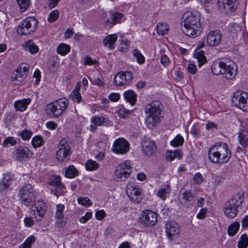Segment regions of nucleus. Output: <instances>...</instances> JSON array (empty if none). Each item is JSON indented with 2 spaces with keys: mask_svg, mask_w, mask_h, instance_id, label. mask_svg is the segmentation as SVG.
I'll list each match as a JSON object with an SVG mask.
<instances>
[{
  "mask_svg": "<svg viewBox=\"0 0 248 248\" xmlns=\"http://www.w3.org/2000/svg\"><path fill=\"white\" fill-rule=\"evenodd\" d=\"M181 24L183 32L188 37H196L202 32L200 16L192 12L187 11L183 15Z\"/></svg>",
  "mask_w": 248,
  "mask_h": 248,
  "instance_id": "nucleus-1",
  "label": "nucleus"
},
{
  "mask_svg": "<svg viewBox=\"0 0 248 248\" xmlns=\"http://www.w3.org/2000/svg\"><path fill=\"white\" fill-rule=\"evenodd\" d=\"M162 106L161 103L157 100L148 104L145 108V123L149 129H153L159 124L161 118Z\"/></svg>",
  "mask_w": 248,
  "mask_h": 248,
  "instance_id": "nucleus-2",
  "label": "nucleus"
},
{
  "mask_svg": "<svg viewBox=\"0 0 248 248\" xmlns=\"http://www.w3.org/2000/svg\"><path fill=\"white\" fill-rule=\"evenodd\" d=\"M231 151L225 143L218 142L208 150L209 160L214 163L222 164L227 162L231 157Z\"/></svg>",
  "mask_w": 248,
  "mask_h": 248,
  "instance_id": "nucleus-3",
  "label": "nucleus"
},
{
  "mask_svg": "<svg viewBox=\"0 0 248 248\" xmlns=\"http://www.w3.org/2000/svg\"><path fill=\"white\" fill-rule=\"evenodd\" d=\"M244 197L240 194H237L228 200L224 205L223 211L226 216L230 218H234L241 206Z\"/></svg>",
  "mask_w": 248,
  "mask_h": 248,
  "instance_id": "nucleus-4",
  "label": "nucleus"
},
{
  "mask_svg": "<svg viewBox=\"0 0 248 248\" xmlns=\"http://www.w3.org/2000/svg\"><path fill=\"white\" fill-rule=\"evenodd\" d=\"M68 105L69 102L66 98H60L50 103L46 106V113L53 117L57 118L64 112L67 109Z\"/></svg>",
  "mask_w": 248,
  "mask_h": 248,
  "instance_id": "nucleus-5",
  "label": "nucleus"
},
{
  "mask_svg": "<svg viewBox=\"0 0 248 248\" xmlns=\"http://www.w3.org/2000/svg\"><path fill=\"white\" fill-rule=\"evenodd\" d=\"M37 27V21L33 17H28L19 25L17 32L20 35L30 34L34 32Z\"/></svg>",
  "mask_w": 248,
  "mask_h": 248,
  "instance_id": "nucleus-6",
  "label": "nucleus"
},
{
  "mask_svg": "<svg viewBox=\"0 0 248 248\" xmlns=\"http://www.w3.org/2000/svg\"><path fill=\"white\" fill-rule=\"evenodd\" d=\"M19 196L22 203L27 206L32 205L36 202L35 193L30 184L26 185L21 187L19 191Z\"/></svg>",
  "mask_w": 248,
  "mask_h": 248,
  "instance_id": "nucleus-7",
  "label": "nucleus"
},
{
  "mask_svg": "<svg viewBox=\"0 0 248 248\" xmlns=\"http://www.w3.org/2000/svg\"><path fill=\"white\" fill-rule=\"evenodd\" d=\"M58 150L56 154L57 160L60 162H65L70 159L71 154L70 147L65 140H61L58 146Z\"/></svg>",
  "mask_w": 248,
  "mask_h": 248,
  "instance_id": "nucleus-8",
  "label": "nucleus"
},
{
  "mask_svg": "<svg viewBox=\"0 0 248 248\" xmlns=\"http://www.w3.org/2000/svg\"><path fill=\"white\" fill-rule=\"evenodd\" d=\"M126 192L131 202L139 203L142 199V190L135 182H129L127 186Z\"/></svg>",
  "mask_w": 248,
  "mask_h": 248,
  "instance_id": "nucleus-9",
  "label": "nucleus"
},
{
  "mask_svg": "<svg viewBox=\"0 0 248 248\" xmlns=\"http://www.w3.org/2000/svg\"><path fill=\"white\" fill-rule=\"evenodd\" d=\"M232 103L233 106L243 111H247L248 109V94L240 91L235 92L232 98Z\"/></svg>",
  "mask_w": 248,
  "mask_h": 248,
  "instance_id": "nucleus-10",
  "label": "nucleus"
},
{
  "mask_svg": "<svg viewBox=\"0 0 248 248\" xmlns=\"http://www.w3.org/2000/svg\"><path fill=\"white\" fill-rule=\"evenodd\" d=\"M29 67V64L26 63L19 65L12 75V80L15 82V84L18 85L24 81L28 73Z\"/></svg>",
  "mask_w": 248,
  "mask_h": 248,
  "instance_id": "nucleus-11",
  "label": "nucleus"
},
{
  "mask_svg": "<svg viewBox=\"0 0 248 248\" xmlns=\"http://www.w3.org/2000/svg\"><path fill=\"white\" fill-rule=\"evenodd\" d=\"M157 215L156 213L148 210L143 211L139 218V222L146 227H153L157 221Z\"/></svg>",
  "mask_w": 248,
  "mask_h": 248,
  "instance_id": "nucleus-12",
  "label": "nucleus"
},
{
  "mask_svg": "<svg viewBox=\"0 0 248 248\" xmlns=\"http://www.w3.org/2000/svg\"><path fill=\"white\" fill-rule=\"evenodd\" d=\"M31 210L32 217L36 221L41 220L44 217L46 211V205L45 203L40 201H38L33 203Z\"/></svg>",
  "mask_w": 248,
  "mask_h": 248,
  "instance_id": "nucleus-13",
  "label": "nucleus"
},
{
  "mask_svg": "<svg viewBox=\"0 0 248 248\" xmlns=\"http://www.w3.org/2000/svg\"><path fill=\"white\" fill-rule=\"evenodd\" d=\"M129 150L128 142L124 138H119L115 140L111 150L116 154L124 155L126 154Z\"/></svg>",
  "mask_w": 248,
  "mask_h": 248,
  "instance_id": "nucleus-14",
  "label": "nucleus"
},
{
  "mask_svg": "<svg viewBox=\"0 0 248 248\" xmlns=\"http://www.w3.org/2000/svg\"><path fill=\"white\" fill-rule=\"evenodd\" d=\"M218 5L220 10L227 14L235 12L238 8V0H218Z\"/></svg>",
  "mask_w": 248,
  "mask_h": 248,
  "instance_id": "nucleus-15",
  "label": "nucleus"
},
{
  "mask_svg": "<svg viewBox=\"0 0 248 248\" xmlns=\"http://www.w3.org/2000/svg\"><path fill=\"white\" fill-rule=\"evenodd\" d=\"M133 79L132 73L129 71L120 72L114 78V83L117 86L129 85Z\"/></svg>",
  "mask_w": 248,
  "mask_h": 248,
  "instance_id": "nucleus-16",
  "label": "nucleus"
},
{
  "mask_svg": "<svg viewBox=\"0 0 248 248\" xmlns=\"http://www.w3.org/2000/svg\"><path fill=\"white\" fill-rule=\"evenodd\" d=\"M222 34L220 31L214 30L210 31L206 36L207 44L211 46H217L222 42Z\"/></svg>",
  "mask_w": 248,
  "mask_h": 248,
  "instance_id": "nucleus-17",
  "label": "nucleus"
},
{
  "mask_svg": "<svg viewBox=\"0 0 248 248\" xmlns=\"http://www.w3.org/2000/svg\"><path fill=\"white\" fill-rule=\"evenodd\" d=\"M33 153L28 148L21 147L16 148L13 152V157L17 161L22 162L29 159Z\"/></svg>",
  "mask_w": 248,
  "mask_h": 248,
  "instance_id": "nucleus-18",
  "label": "nucleus"
},
{
  "mask_svg": "<svg viewBox=\"0 0 248 248\" xmlns=\"http://www.w3.org/2000/svg\"><path fill=\"white\" fill-rule=\"evenodd\" d=\"M92 123L90 126V130L91 131H94L99 126H109L112 125L111 122L107 117L102 116L94 115L91 119Z\"/></svg>",
  "mask_w": 248,
  "mask_h": 248,
  "instance_id": "nucleus-19",
  "label": "nucleus"
},
{
  "mask_svg": "<svg viewBox=\"0 0 248 248\" xmlns=\"http://www.w3.org/2000/svg\"><path fill=\"white\" fill-rule=\"evenodd\" d=\"M165 231L167 236L170 240H172L174 238L177 237L180 232L178 224L172 221H169L167 223Z\"/></svg>",
  "mask_w": 248,
  "mask_h": 248,
  "instance_id": "nucleus-20",
  "label": "nucleus"
},
{
  "mask_svg": "<svg viewBox=\"0 0 248 248\" xmlns=\"http://www.w3.org/2000/svg\"><path fill=\"white\" fill-rule=\"evenodd\" d=\"M237 65L233 62L226 63V66L223 68L222 75L227 79H233L236 75Z\"/></svg>",
  "mask_w": 248,
  "mask_h": 248,
  "instance_id": "nucleus-21",
  "label": "nucleus"
},
{
  "mask_svg": "<svg viewBox=\"0 0 248 248\" xmlns=\"http://www.w3.org/2000/svg\"><path fill=\"white\" fill-rule=\"evenodd\" d=\"M142 148L143 154L147 156L153 155L156 150L155 142L149 140H145L142 141Z\"/></svg>",
  "mask_w": 248,
  "mask_h": 248,
  "instance_id": "nucleus-22",
  "label": "nucleus"
},
{
  "mask_svg": "<svg viewBox=\"0 0 248 248\" xmlns=\"http://www.w3.org/2000/svg\"><path fill=\"white\" fill-rule=\"evenodd\" d=\"M117 35L115 34H109L106 36L103 40V45L110 50L114 49V44L117 40Z\"/></svg>",
  "mask_w": 248,
  "mask_h": 248,
  "instance_id": "nucleus-23",
  "label": "nucleus"
},
{
  "mask_svg": "<svg viewBox=\"0 0 248 248\" xmlns=\"http://www.w3.org/2000/svg\"><path fill=\"white\" fill-rule=\"evenodd\" d=\"M13 182V179L9 174L4 175L3 179L0 182V191L5 192L10 188V186Z\"/></svg>",
  "mask_w": 248,
  "mask_h": 248,
  "instance_id": "nucleus-24",
  "label": "nucleus"
},
{
  "mask_svg": "<svg viewBox=\"0 0 248 248\" xmlns=\"http://www.w3.org/2000/svg\"><path fill=\"white\" fill-rule=\"evenodd\" d=\"M226 66V63L220 61L214 62L211 66V70L215 75H222L223 68Z\"/></svg>",
  "mask_w": 248,
  "mask_h": 248,
  "instance_id": "nucleus-25",
  "label": "nucleus"
},
{
  "mask_svg": "<svg viewBox=\"0 0 248 248\" xmlns=\"http://www.w3.org/2000/svg\"><path fill=\"white\" fill-rule=\"evenodd\" d=\"M31 99L28 98L16 101L14 103V107L16 110L24 111L31 103Z\"/></svg>",
  "mask_w": 248,
  "mask_h": 248,
  "instance_id": "nucleus-26",
  "label": "nucleus"
},
{
  "mask_svg": "<svg viewBox=\"0 0 248 248\" xmlns=\"http://www.w3.org/2000/svg\"><path fill=\"white\" fill-rule=\"evenodd\" d=\"M125 100L131 105H134L137 101V94L133 90H128L124 93Z\"/></svg>",
  "mask_w": 248,
  "mask_h": 248,
  "instance_id": "nucleus-27",
  "label": "nucleus"
},
{
  "mask_svg": "<svg viewBox=\"0 0 248 248\" xmlns=\"http://www.w3.org/2000/svg\"><path fill=\"white\" fill-rule=\"evenodd\" d=\"M183 154L181 150H175L174 151H168L166 154V158L168 161H171L175 158L181 159L183 157Z\"/></svg>",
  "mask_w": 248,
  "mask_h": 248,
  "instance_id": "nucleus-28",
  "label": "nucleus"
},
{
  "mask_svg": "<svg viewBox=\"0 0 248 248\" xmlns=\"http://www.w3.org/2000/svg\"><path fill=\"white\" fill-rule=\"evenodd\" d=\"M63 171L65 176L69 178H73L78 174V170L73 165H70L68 167L64 168Z\"/></svg>",
  "mask_w": 248,
  "mask_h": 248,
  "instance_id": "nucleus-29",
  "label": "nucleus"
},
{
  "mask_svg": "<svg viewBox=\"0 0 248 248\" xmlns=\"http://www.w3.org/2000/svg\"><path fill=\"white\" fill-rule=\"evenodd\" d=\"M23 47L27 51H29L31 54H35L38 52V46L31 40L26 41L23 45Z\"/></svg>",
  "mask_w": 248,
  "mask_h": 248,
  "instance_id": "nucleus-30",
  "label": "nucleus"
},
{
  "mask_svg": "<svg viewBox=\"0 0 248 248\" xmlns=\"http://www.w3.org/2000/svg\"><path fill=\"white\" fill-rule=\"evenodd\" d=\"M130 172L125 171L124 170H121L118 168H116L115 172V178L117 181H124L129 176Z\"/></svg>",
  "mask_w": 248,
  "mask_h": 248,
  "instance_id": "nucleus-31",
  "label": "nucleus"
},
{
  "mask_svg": "<svg viewBox=\"0 0 248 248\" xmlns=\"http://www.w3.org/2000/svg\"><path fill=\"white\" fill-rule=\"evenodd\" d=\"M194 57L197 59L199 65L201 66L206 62V57L204 55V52L200 49L195 50L194 54Z\"/></svg>",
  "mask_w": 248,
  "mask_h": 248,
  "instance_id": "nucleus-32",
  "label": "nucleus"
},
{
  "mask_svg": "<svg viewBox=\"0 0 248 248\" xmlns=\"http://www.w3.org/2000/svg\"><path fill=\"white\" fill-rule=\"evenodd\" d=\"M170 191V186L169 185H166L158 190L156 195L158 197L160 198L163 201H164L166 199L167 195L169 194Z\"/></svg>",
  "mask_w": 248,
  "mask_h": 248,
  "instance_id": "nucleus-33",
  "label": "nucleus"
},
{
  "mask_svg": "<svg viewBox=\"0 0 248 248\" xmlns=\"http://www.w3.org/2000/svg\"><path fill=\"white\" fill-rule=\"evenodd\" d=\"M239 227L240 224L238 222H233L228 228L227 231L228 234L231 236H234L237 232Z\"/></svg>",
  "mask_w": 248,
  "mask_h": 248,
  "instance_id": "nucleus-34",
  "label": "nucleus"
},
{
  "mask_svg": "<svg viewBox=\"0 0 248 248\" xmlns=\"http://www.w3.org/2000/svg\"><path fill=\"white\" fill-rule=\"evenodd\" d=\"M70 50V47L68 45L61 43L59 45L57 48V52L58 54L64 56L66 55Z\"/></svg>",
  "mask_w": 248,
  "mask_h": 248,
  "instance_id": "nucleus-35",
  "label": "nucleus"
},
{
  "mask_svg": "<svg viewBox=\"0 0 248 248\" xmlns=\"http://www.w3.org/2000/svg\"><path fill=\"white\" fill-rule=\"evenodd\" d=\"M111 17H112L111 21H110L108 19H107L106 20V22H107V23H109L110 24H112V25H114L115 24L120 23V22L122 20V18L123 17V15L119 12H116V13H113L111 15Z\"/></svg>",
  "mask_w": 248,
  "mask_h": 248,
  "instance_id": "nucleus-36",
  "label": "nucleus"
},
{
  "mask_svg": "<svg viewBox=\"0 0 248 248\" xmlns=\"http://www.w3.org/2000/svg\"><path fill=\"white\" fill-rule=\"evenodd\" d=\"M157 33L160 35H164L169 31V26L166 23H160L156 26Z\"/></svg>",
  "mask_w": 248,
  "mask_h": 248,
  "instance_id": "nucleus-37",
  "label": "nucleus"
},
{
  "mask_svg": "<svg viewBox=\"0 0 248 248\" xmlns=\"http://www.w3.org/2000/svg\"><path fill=\"white\" fill-rule=\"evenodd\" d=\"M237 247L238 248H247L248 247V236L246 234H243L240 236Z\"/></svg>",
  "mask_w": 248,
  "mask_h": 248,
  "instance_id": "nucleus-38",
  "label": "nucleus"
},
{
  "mask_svg": "<svg viewBox=\"0 0 248 248\" xmlns=\"http://www.w3.org/2000/svg\"><path fill=\"white\" fill-rule=\"evenodd\" d=\"M65 209L64 205L58 204L57 205L56 211L55 214V217L56 219L64 218L63 211Z\"/></svg>",
  "mask_w": 248,
  "mask_h": 248,
  "instance_id": "nucleus-39",
  "label": "nucleus"
},
{
  "mask_svg": "<svg viewBox=\"0 0 248 248\" xmlns=\"http://www.w3.org/2000/svg\"><path fill=\"white\" fill-rule=\"evenodd\" d=\"M36 238L33 235L29 237L25 242L20 245L18 248H30L31 244L35 242Z\"/></svg>",
  "mask_w": 248,
  "mask_h": 248,
  "instance_id": "nucleus-40",
  "label": "nucleus"
},
{
  "mask_svg": "<svg viewBox=\"0 0 248 248\" xmlns=\"http://www.w3.org/2000/svg\"><path fill=\"white\" fill-rule=\"evenodd\" d=\"M133 55L136 58L137 61L140 64H143L145 62V58L143 55L137 49L133 51Z\"/></svg>",
  "mask_w": 248,
  "mask_h": 248,
  "instance_id": "nucleus-41",
  "label": "nucleus"
},
{
  "mask_svg": "<svg viewBox=\"0 0 248 248\" xmlns=\"http://www.w3.org/2000/svg\"><path fill=\"white\" fill-rule=\"evenodd\" d=\"M238 137L240 145L244 148H247L248 146V135L241 132L239 133Z\"/></svg>",
  "mask_w": 248,
  "mask_h": 248,
  "instance_id": "nucleus-42",
  "label": "nucleus"
},
{
  "mask_svg": "<svg viewBox=\"0 0 248 248\" xmlns=\"http://www.w3.org/2000/svg\"><path fill=\"white\" fill-rule=\"evenodd\" d=\"M17 139L13 137H8L5 138L2 143L3 147H7L8 145L14 146L17 143Z\"/></svg>",
  "mask_w": 248,
  "mask_h": 248,
  "instance_id": "nucleus-43",
  "label": "nucleus"
},
{
  "mask_svg": "<svg viewBox=\"0 0 248 248\" xmlns=\"http://www.w3.org/2000/svg\"><path fill=\"white\" fill-rule=\"evenodd\" d=\"M16 1L21 12H25L29 7L30 0H16Z\"/></svg>",
  "mask_w": 248,
  "mask_h": 248,
  "instance_id": "nucleus-44",
  "label": "nucleus"
},
{
  "mask_svg": "<svg viewBox=\"0 0 248 248\" xmlns=\"http://www.w3.org/2000/svg\"><path fill=\"white\" fill-rule=\"evenodd\" d=\"M85 166L87 170L92 171L97 169L99 167V164L96 161L89 159L86 163Z\"/></svg>",
  "mask_w": 248,
  "mask_h": 248,
  "instance_id": "nucleus-45",
  "label": "nucleus"
},
{
  "mask_svg": "<svg viewBox=\"0 0 248 248\" xmlns=\"http://www.w3.org/2000/svg\"><path fill=\"white\" fill-rule=\"evenodd\" d=\"M43 143V139L40 136H36L32 139L31 144L34 148H37L41 146Z\"/></svg>",
  "mask_w": 248,
  "mask_h": 248,
  "instance_id": "nucleus-46",
  "label": "nucleus"
},
{
  "mask_svg": "<svg viewBox=\"0 0 248 248\" xmlns=\"http://www.w3.org/2000/svg\"><path fill=\"white\" fill-rule=\"evenodd\" d=\"M69 98L75 102L79 103L82 99V97L78 91L73 90L69 95Z\"/></svg>",
  "mask_w": 248,
  "mask_h": 248,
  "instance_id": "nucleus-47",
  "label": "nucleus"
},
{
  "mask_svg": "<svg viewBox=\"0 0 248 248\" xmlns=\"http://www.w3.org/2000/svg\"><path fill=\"white\" fill-rule=\"evenodd\" d=\"M193 195L189 191H186L183 193L182 200H184V203L187 204L193 200Z\"/></svg>",
  "mask_w": 248,
  "mask_h": 248,
  "instance_id": "nucleus-48",
  "label": "nucleus"
},
{
  "mask_svg": "<svg viewBox=\"0 0 248 248\" xmlns=\"http://www.w3.org/2000/svg\"><path fill=\"white\" fill-rule=\"evenodd\" d=\"M32 133L31 130L25 129L20 132L19 136L24 140H28L31 137Z\"/></svg>",
  "mask_w": 248,
  "mask_h": 248,
  "instance_id": "nucleus-49",
  "label": "nucleus"
},
{
  "mask_svg": "<svg viewBox=\"0 0 248 248\" xmlns=\"http://www.w3.org/2000/svg\"><path fill=\"white\" fill-rule=\"evenodd\" d=\"M184 142V139L181 135H177L170 142V144L174 146L177 147L183 144Z\"/></svg>",
  "mask_w": 248,
  "mask_h": 248,
  "instance_id": "nucleus-50",
  "label": "nucleus"
},
{
  "mask_svg": "<svg viewBox=\"0 0 248 248\" xmlns=\"http://www.w3.org/2000/svg\"><path fill=\"white\" fill-rule=\"evenodd\" d=\"M59 13L58 10H54L52 11L49 15L48 17V21L50 23H52L55 21L59 17Z\"/></svg>",
  "mask_w": 248,
  "mask_h": 248,
  "instance_id": "nucleus-51",
  "label": "nucleus"
},
{
  "mask_svg": "<svg viewBox=\"0 0 248 248\" xmlns=\"http://www.w3.org/2000/svg\"><path fill=\"white\" fill-rule=\"evenodd\" d=\"M78 202L79 204L83 206H90L92 205L91 201L87 197L79 198L78 199Z\"/></svg>",
  "mask_w": 248,
  "mask_h": 248,
  "instance_id": "nucleus-52",
  "label": "nucleus"
},
{
  "mask_svg": "<svg viewBox=\"0 0 248 248\" xmlns=\"http://www.w3.org/2000/svg\"><path fill=\"white\" fill-rule=\"evenodd\" d=\"M117 167L120 169L121 170H125V171L130 172V170L131 168L130 163L129 161L126 160L119 164Z\"/></svg>",
  "mask_w": 248,
  "mask_h": 248,
  "instance_id": "nucleus-53",
  "label": "nucleus"
},
{
  "mask_svg": "<svg viewBox=\"0 0 248 248\" xmlns=\"http://www.w3.org/2000/svg\"><path fill=\"white\" fill-rule=\"evenodd\" d=\"M160 62L164 67H168L170 63V61L166 54H162L160 57Z\"/></svg>",
  "mask_w": 248,
  "mask_h": 248,
  "instance_id": "nucleus-54",
  "label": "nucleus"
},
{
  "mask_svg": "<svg viewBox=\"0 0 248 248\" xmlns=\"http://www.w3.org/2000/svg\"><path fill=\"white\" fill-rule=\"evenodd\" d=\"M193 180L195 184L199 185L203 182V178L200 172H197L193 176Z\"/></svg>",
  "mask_w": 248,
  "mask_h": 248,
  "instance_id": "nucleus-55",
  "label": "nucleus"
},
{
  "mask_svg": "<svg viewBox=\"0 0 248 248\" xmlns=\"http://www.w3.org/2000/svg\"><path fill=\"white\" fill-rule=\"evenodd\" d=\"M130 110H126L124 108H121L118 110V113L119 116L122 118H125L129 114Z\"/></svg>",
  "mask_w": 248,
  "mask_h": 248,
  "instance_id": "nucleus-56",
  "label": "nucleus"
},
{
  "mask_svg": "<svg viewBox=\"0 0 248 248\" xmlns=\"http://www.w3.org/2000/svg\"><path fill=\"white\" fill-rule=\"evenodd\" d=\"M60 183H61V178L58 176H53L50 179V184L55 186H56Z\"/></svg>",
  "mask_w": 248,
  "mask_h": 248,
  "instance_id": "nucleus-57",
  "label": "nucleus"
},
{
  "mask_svg": "<svg viewBox=\"0 0 248 248\" xmlns=\"http://www.w3.org/2000/svg\"><path fill=\"white\" fill-rule=\"evenodd\" d=\"M92 216L91 212H87L84 216L79 218V221L81 223H85L91 218Z\"/></svg>",
  "mask_w": 248,
  "mask_h": 248,
  "instance_id": "nucleus-58",
  "label": "nucleus"
},
{
  "mask_svg": "<svg viewBox=\"0 0 248 248\" xmlns=\"http://www.w3.org/2000/svg\"><path fill=\"white\" fill-rule=\"evenodd\" d=\"M106 216L105 212L104 210H100L96 211L95 214V216L96 219L101 220L103 219Z\"/></svg>",
  "mask_w": 248,
  "mask_h": 248,
  "instance_id": "nucleus-59",
  "label": "nucleus"
},
{
  "mask_svg": "<svg viewBox=\"0 0 248 248\" xmlns=\"http://www.w3.org/2000/svg\"><path fill=\"white\" fill-rule=\"evenodd\" d=\"M187 70L189 73L192 75H194L197 71V67L193 63H189L187 65Z\"/></svg>",
  "mask_w": 248,
  "mask_h": 248,
  "instance_id": "nucleus-60",
  "label": "nucleus"
},
{
  "mask_svg": "<svg viewBox=\"0 0 248 248\" xmlns=\"http://www.w3.org/2000/svg\"><path fill=\"white\" fill-rule=\"evenodd\" d=\"M24 222L27 227H31L34 225V221L31 217H26L24 219Z\"/></svg>",
  "mask_w": 248,
  "mask_h": 248,
  "instance_id": "nucleus-61",
  "label": "nucleus"
},
{
  "mask_svg": "<svg viewBox=\"0 0 248 248\" xmlns=\"http://www.w3.org/2000/svg\"><path fill=\"white\" fill-rule=\"evenodd\" d=\"M207 213V209L206 208H202L197 215V217L200 219H202L206 217Z\"/></svg>",
  "mask_w": 248,
  "mask_h": 248,
  "instance_id": "nucleus-62",
  "label": "nucleus"
},
{
  "mask_svg": "<svg viewBox=\"0 0 248 248\" xmlns=\"http://www.w3.org/2000/svg\"><path fill=\"white\" fill-rule=\"evenodd\" d=\"M190 132L193 136L197 137L200 135L201 131L198 126L194 125L192 127Z\"/></svg>",
  "mask_w": 248,
  "mask_h": 248,
  "instance_id": "nucleus-63",
  "label": "nucleus"
},
{
  "mask_svg": "<svg viewBox=\"0 0 248 248\" xmlns=\"http://www.w3.org/2000/svg\"><path fill=\"white\" fill-rule=\"evenodd\" d=\"M46 125L47 129L50 130H53L57 127V123L53 121H49L46 123Z\"/></svg>",
  "mask_w": 248,
  "mask_h": 248,
  "instance_id": "nucleus-64",
  "label": "nucleus"
}]
</instances>
